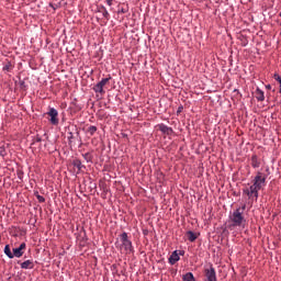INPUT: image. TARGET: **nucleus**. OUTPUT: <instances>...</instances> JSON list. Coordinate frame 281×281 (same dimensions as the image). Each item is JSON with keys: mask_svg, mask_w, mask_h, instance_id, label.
Returning a JSON list of instances; mask_svg holds the SVG:
<instances>
[{"mask_svg": "<svg viewBox=\"0 0 281 281\" xmlns=\"http://www.w3.org/2000/svg\"><path fill=\"white\" fill-rule=\"evenodd\" d=\"M255 97L257 98V101H265L266 95L263 90L260 89V87H257V90L255 91Z\"/></svg>", "mask_w": 281, "mask_h": 281, "instance_id": "9d476101", "label": "nucleus"}, {"mask_svg": "<svg viewBox=\"0 0 281 281\" xmlns=\"http://www.w3.org/2000/svg\"><path fill=\"white\" fill-rule=\"evenodd\" d=\"M251 165L252 167H260V161L258 159V156L256 155L251 156Z\"/></svg>", "mask_w": 281, "mask_h": 281, "instance_id": "dca6fc26", "label": "nucleus"}, {"mask_svg": "<svg viewBox=\"0 0 281 281\" xmlns=\"http://www.w3.org/2000/svg\"><path fill=\"white\" fill-rule=\"evenodd\" d=\"M267 90H271V85H267Z\"/></svg>", "mask_w": 281, "mask_h": 281, "instance_id": "bb28decb", "label": "nucleus"}, {"mask_svg": "<svg viewBox=\"0 0 281 281\" xmlns=\"http://www.w3.org/2000/svg\"><path fill=\"white\" fill-rule=\"evenodd\" d=\"M40 203H45V198L43 195H37Z\"/></svg>", "mask_w": 281, "mask_h": 281, "instance_id": "aec40b11", "label": "nucleus"}, {"mask_svg": "<svg viewBox=\"0 0 281 281\" xmlns=\"http://www.w3.org/2000/svg\"><path fill=\"white\" fill-rule=\"evenodd\" d=\"M4 252H5V256H8L9 258H14V252H12L10 245H5Z\"/></svg>", "mask_w": 281, "mask_h": 281, "instance_id": "4468645a", "label": "nucleus"}, {"mask_svg": "<svg viewBox=\"0 0 281 281\" xmlns=\"http://www.w3.org/2000/svg\"><path fill=\"white\" fill-rule=\"evenodd\" d=\"M74 138V134L72 132L69 133L68 139H72Z\"/></svg>", "mask_w": 281, "mask_h": 281, "instance_id": "393cba45", "label": "nucleus"}, {"mask_svg": "<svg viewBox=\"0 0 281 281\" xmlns=\"http://www.w3.org/2000/svg\"><path fill=\"white\" fill-rule=\"evenodd\" d=\"M255 177H256V198H259V190L265 186L267 178L266 176H262L260 171Z\"/></svg>", "mask_w": 281, "mask_h": 281, "instance_id": "7ed1b4c3", "label": "nucleus"}, {"mask_svg": "<svg viewBox=\"0 0 281 281\" xmlns=\"http://www.w3.org/2000/svg\"><path fill=\"white\" fill-rule=\"evenodd\" d=\"M243 192L244 194H247L248 198H257L256 177L254 178V184L245 187Z\"/></svg>", "mask_w": 281, "mask_h": 281, "instance_id": "20e7f679", "label": "nucleus"}, {"mask_svg": "<svg viewBox=\"0 0 281 281\" xmlns=\"http://www.w3.org/2000/svg\"><path fill=\"white\" fill-rule=\"evenodd\" d=\"M74 165H75V167H78V170H82L83 165H82V161L80 159H76L74 161Z\"/></svg>", "mask_w": 281, "mask_h": 281, "instance_id": "f3484780", "label": "nucleus"}, {"mask_svg": "<svg viewBox=\"0 0 281 281\" xmlns=\"http://www.w3.org/2000/svg\"><path fill=\"white\" fill-rule=\"evenodd\" d=\"M177 261H180V256L178 250H173V252H171V256H169V262L177 263Z\"/></svg>", "mask_w": 281, "mask_h": 281, "instance_id": "f8f14e48", "label": "nucleus"}, {"mask_svg": "<svg viewBox=\"0 0 281 281\" xmlns=\"http://www.w3.org/2000/svg\"><path fill=\"white\" fill-rule=\"evenodd\" d=\"M280 14H281V12H280Z\"/></svg>", "mask_w": 281, "mask_h": 281, "instance_id": "cd10ccee", "label": "nucleus"}, {"mask_svg": "<svg viewBox=\"0 0 281 281\" xmlns=\"http://www.w3.org/2000/svg\"><path fill=\"white\" fill-rule=\"evenodd\" d=\"M106 1H108L109 7H112L113 0H106Z\"/></svg>", "mask_w": 281, "mask_h": 281, "instance_id": "a878e982", "label": "nucleus"}, {"mask_svg": "<svg viewBox=\"0 0 281 281\" xmlns=\"http://www.w3.org/2000/svg\"><path fill=\"white\" fill-rule=\"evenodd\" d=\"M35 265L32 259H26V261H22L21 268L22 269H34Z\"/></svg>", "mask_w": 281, "mask_h": 281, "instance_id": "9b49d317", "label": "nucleus"}, {"mask_svg": "<svg viewBox=\"0 0 281 281\" xmlns=\"http://www.w3.org/2000/svg\"><path fill=\"white\" fill-rule=\"evenodd\" d=\"M187 236L189 241H195L198 239V234H194V231H187Z\"/></svg>", "mask_w": 281, "mask_h": 281, "instance_id": "ddd939ff", "label": "nucleus"}, {"mask_svg": "<svg viewBox=\"0 0 281 281\" xmlns=\"http://www.w3.org/2000/svg\"><path fill=\"white\" fill-rule=\"evenodd\" d=\"M26 241H21V245H19V248H13V258L14 256L16 258H21L23 256V251L25 250Z\"/></svg>", "mask_w": 281, "mask_h": 281, "instance_id": "6e6552de", "label": "nucleus"}, {"mask_svg": "<svg viewBox=\"0 0 281 281\" xmlns=\"http://www.w3.org/2000/svg\"><path fill=\"white\" fill-rule=\"evenodd\" d=\"M157 128H159L162 134H173V128L171 126H166V123H158Z\"/></svg>", "mask_w": 281, "mask_h": 281, "instance_id": "1a4fd4ad", "label": "nucleus"}, {"mask_svg": "<svg viewBox=\"0 0 281 281\" xmlns=\"http://www.w3.org/2000/svg\"><path fill=\"white\" fill-rule=\"evenodd\" d=\"M204 273H205L207 281H216L217 280L215 267H213V266L206 267L204 270Z\"/></svg>", "mask_w": 281, "mask_h": 281, "instance_id": "39448f33", "label": "nucleus"}, {"mask_svg": "<svg viewBox=\"0 0 281 281\" xmlns=\"http://www.w3.org/2000/svg\"><path fill=\"white\" fill-rule=\"evenodd\" d=\"M111 76L106 77V79H101V81H98V85H94L93 90L94 92H105L104 87L110 81Z\"/></svg>", "mask_w": 281, "mask_h": 281, "instance_id": "423d86ee", "label": "nucleus"}, {"mask_svg": "<svg viewBox=\"0 0 281 281\" xmlns=\"http://www.w3.org/2000/svg\"><path fill=\"white\" fill-rule=\"evenodd\" d=\"M10 67H11L10 63L8 65H4V70H10Z\"/></svg>", "mask_w": 281, "mask_h": 281, "instance_id": "b1692460", "label": "nucleus"}, {"mask_svg": "<svg viewBox=\"0 0 281 281\" xmlns=\"http://www.w3.org/2000/svg\"><path fill=\"white\" fill-rule=\"evenodd\" d=\"M121 239V245H120V250L124 252H133V241L128 239V234L126 231L123 232V234L120 235Z\"/></svg>", "mask_w": 281, "mask_h": 281, "instance_id": "f03ea898", "label": "nucleus"}, {"mask_svg": "<svg viewBox=\"0 0 281 281\" xmlns=\"http://www.w3.org/2000/svg\"><path fill=\"white\" fill-rule=\"evenodd\" d=\"M0 154H1V156H5V148L0 147Z\"/></svg>", "mask_w": 281, "mask_h": 281, "instance_id": "412c9836", "label": "nucleus"}, {"mask_svg": "<svg viewBox=\"0 0 281 281\" xmlns=\"http://www.w3.org/2000/svg\"><path fill=\"white\" fill-rule=\"evenodd\" d=\"M97 131H98L97 126H89V128H88V134L93 135V134L97 133Z\"/></svg>", "mask_w": 281, "mask_h": 281, "instance_id": "a211bd4d", "label": "nucleus"}, {"mask_svg": "<svg viewBox=\"0 0 281 281\" xmlns=\"http://www.w3.org/2000/svg\"><path fill=\"white\" fill-rule=\"evenodd\" d=\"M85 159H87V161H91V156H90V154H85Z\"/></svg>", "mask_w": 281, "mask_h": 281, "instance_id": "4be33fe9", "label": "nucleus"}, {"mask_svg": "<svg viewBox=\"0 0 281 281\" xmlns=\"http://www.w3.org/2000/svg\"><path fill=\"white\" fill-rule=\"evenodd\" d=\"M103 16H104V18H109V12H108V10H104Z\"/></svg>", "mask_w": 281, "mask_h": 281, "instance_id": "5701e85b", "label": "nucleus"}, {"mask_svg": "<svg viewBox=\"0 0 281 281\" xmlns=\"http://www.w3.org/2000/svg\"><path fill=\"white\" fill-rule=\"evenodd\" d=\"M49 117H50V123L53 125H58L59 123V117H58V110H55L54 106L50 108L48 111Z\"/></svg>", "mask_w": 281, "mask_h": 281, "instance_id": "0eeeda50", "label": "nucleus"}, {"mask_svg": "<svg viewBox=\"0 0 281 281\" xmlns=\"http://www.w3.org/2000/svg\"><path fill=\"white\" fill-rule=\"evenodd\" d=\"M246 210V203L241 207L235 209L232 214H229V223L233 228H245V225L247 223V220L245 217V212Z\"/></svg>", "mask_w": 281, "mask_h": 281, "instance_id": "f257e3e1", "label": "nucleus"}, {"mask_svg": "<svg viewBox=\"0 0 281 281\" xmlns=\"http://www.w3.org/2000/svg\"><path fill=\"white\" fill-rule=\"evenodd\" d=\"M195 278L193 276V272H186V276H183V281H194Z\"/></svg>", "mask_w": 281, "mask_h": 281, "instance_id": "2eb2a0df", "label": "nucleus"}, {"mask_svg": "<svg viewBox=\"0 0 281 281\" xmlns=\"http://www.w3.org/2000/svg\"><path fill=\"white\" fill-rule=\"evenodd\" d=\"M274 78H276L277 81H279L280 92H281V76L279 74H274Z\"/></svg>", "mask_w": 281, "mask_h": 281, "instance_id": "6ab92c4d", "label": "nucleus"}]
</instances>
